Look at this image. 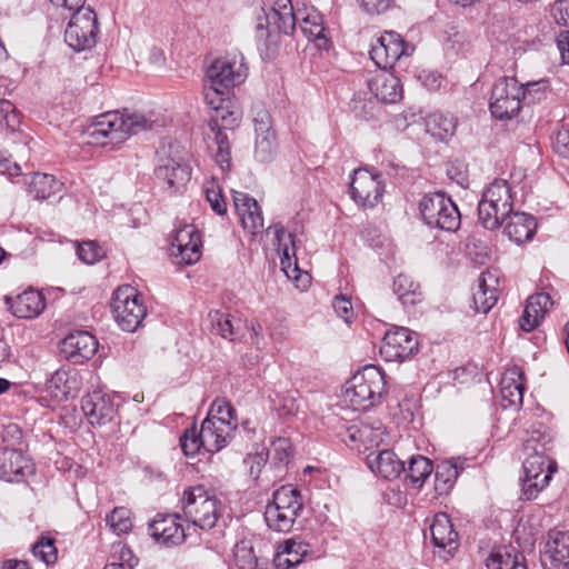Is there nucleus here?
<instances>
[{
    "label": "nucleus",
    "mask_w": 569,
    "mask_h": 569,
    "mask_svg": "<svg viewBox=\"0 0 569 569\" xmlns=\"http://www.w3.org/2000/svg\"><path fill=\"white\" fill-rule=\"evenodd\" d=\"M151 121L143 114L109 111L97 118L96 122L89 127L88 134L93 143L118 144L131 134L151 129Z\"/></svg>",
    "instance_id": "f257e3e1"
},
{
    "label": "nucleus",
    "mask_w": 569,
    "mask_h": 569,
    "mask_svg": "<svg viewBox=\"0 0 569 569\" xmlns=\"http://www.w3.org/2000/svg\"><path fill=\"white\" fill-rule=\"evenodd\" d=\"M539 90L540 82L522 84L513 77L498 79L492 87L489 102L492 117L498 120L512 119L519 113L521 102H532L536 99L533 92Z\"/></svg>",
    "instance_id": "f03ea898"
},
{
    "label": "nucleus",
    "mask_w": 569,
    "mask_h": 569,
    "mask_svg": "<svg viewBox=\"0 0 569 569\" xmlns=\"http://www.w3.org/2000/svg\"><path fill=\"white\" fill-rule=\"evenodd\" d=\"M386 386L385 372L373 365L366 366L347 381L343 400L355 410H369L380 402Z\"/></svg>",
    "instance_id": "7ed1b4c3"
},
{
    "label": "nucleus",
    "mask_w": 569,
    "mask_h": 569,
    "mask_svg": "<svg viewBox=\"0 0 569 569\" xmlns=\"http://www.w3.org/2000/svg\"><path fill=\"white\" fill-rule=\"evenodd\" d=\"M234 427L212 417H207L198 430L194 426L186 429L180 437V447L187 457L196 456L201 449L218 452L230 441Z\"/></svg>",
    "instance_id": "20e7f679"
},
{
    "label": "nucleus",
    "mask_w": 569,
    "mask_h": 569,
    "mask_svg": "<svg viewBox=\"0 0 569 569\" xmlns=\"http://www.w3.org/2000/svg\"><path fill=\"white\" fill-rule=\"evenodd\" d=\"M182 518L203 530L216 526L221 517L223 506L203 486L198 485L184 489L181 498Z\"/></svg>",
    "instance_id": "39448f33"
},
{
    "label": "nucleus",
    "mask_w": 569,
    "mask_h": 569,
    "mask_svg": "<svg viewBox=\"0 0 569 569\" xmlns=\"http://www.w3.org/2000/svg\"><path fill=\"white\" fill-rule=\"evenodd\" d=\"M513 213L511 188L506 180L496 179L482 193L478 218L488 230H495Z\"/></svg>",
    "instance_id": "423d86ee"
},
{
    "label": "nucleus",
    "mask_w": 569,
    "mask_h": 569,
    "mask_svg": "<svg viewBox=\"0 0 569 569\" xmlns=\"http://www.w3.org/2000/svg\"><path fill=\"white\" fill-rule=\"evenodd\" d=\"M422 220L430 228L455 232L461 223L457 204L445 192L425 194L419 202Z\"/></svg>",
    "instance_id": "0eeeda50"
},
{
    "label": "nucleus",
    "mask_w": 569,
    "mask_h": 569,
    "mask_svg": "<svg viewBox=\"0 0 569 569\" xmlns=\"http://www.w3.org/2000/svg\"><path fill=\"white\" fill-rule=\"evenodd\" d=\"M111 309L119 327L134 332L147 316L142 297L131 286L119 287L112 297Z\"/></svg>",
    "instance_id": "6e6552de"
},
{
    "label": "nucleus",
    "mask_w": 569,
    "mask_h": 569,
    "mask_svg": "<svg viewBox=\"0 0 569 569\" xmlns=\"http://www.w3.org/2000/svg\"><path fill=\"white\" fill-rule=\"evenodd\" d=\"M98 20L90 7L73 11L64 30V41L76 52L90 50L97 43Z\"/></svg>",
    "instance_id": "1a4fd4ad"
},
{
    "label": "nucleus",
    "mask_w": 569,
    "mask_h": 569,
    "mask_svg": "<svg viewBox=\"0 0 569 569\" xmlns=\"http://www.w3.org/2000/svg\"><path fill=\"white\" fill-rule=\"evenodd\" d=\"M523 461L525 477L522 479V493L530 500L550 482L553 473L557 471V461L551 456L539 455L537 452H525Z\"/></svg>",
    "instance_id": "9d476101"
},
{
    "label": "nucleus",
    "mask_w": 569,
    "mask_h": 569,
    "mask_svg": "<svg viewBox=\"0 0 569 569\" xmlns=\"http://www.w3.org/2000/svg\"><path fill=\"white\" fill-rule=\"evenodd\" d=\"M206 74L212 86L231 90L246 80L248 67L242 53L228 52L216 58L208 67Z\"/></svg>",
    "instance_id": "9b49d317"
},
{
    "label": "nucleus",
    "mask_w": 569,
    "mask_h": 569,
    "mask_svg": "<svg viewBox=\"0 0 569 569\" xmlns=\"http://www.w3.org/2000/svg\"><path fill=\"white\" fill-rule=\"evenodd\" d=\"M413 47L408 44L399 33L387 31L376 39L371 44L370 58L380 68H392L395 63L403 56H410Z\"/></svg>",
    "instance_id": "f8f14e48"
},
{
    "label": "nucleus",
    "mask_w": 569,
    "mask_h": 569,
    "mask_svg": "<svg viewBox=\"0 0 569 569\" xmlns=\"http://www.w3.org/2000/svg\"><path fill=\"white\" fill-rule=\"evenodd\" d=\"M387 436L386 428L377 421L372 425L360 422L347 427L342 440L351 449L359 452L379 450Z\"/></svg>",
    "instance_id": "ddd939ff"
},
{
    "label": "nucleus",
    "mask_w": 569,
    "mask_h": 569,
    "mask_svg": "<svg viewBox=\"0 0 569 569\" xmlns=\"http://www.w3.org/2000/svg\"><path fill=\"white\" fill-rule=\"evenodd\" d=\"M418 350V340L413 332L405 327H395L387 331L380 346V355L386 361H403Z\"/></svg>",
    "instance_id": "4468645a"
},
{
    "label": "nucleus",
    "mask_w": 569,
    "mask_h": 569,
    "mask_svg": "<svg viewBox=\"0 0 569 569\" xmlns=\"http://www.w3.org/2000/svg\"><path fill=\"white\" fill-rule=\"evenodd\" d=\"M380 178L366 169L355 170L350 181L351 198L362 207L376 206L383 193Z\"/></svg>",
    "instance_id": "2eb2a0df"
},
{
    "label": "nucleus",
    "mask_w": 569,
    "mask_h": 569,
    "mask_svg": "<svg viewBox=\"0 0 569 569\" xmlns=\"http://www.w3.org/2000/svg\"><path fill=\"white\" fill-rule=\"evenodd\" d=\"M202 241L192 224H184L176 231L171 242V256L179 264H193L201 257Z\"/></svg>",
    "instance_id": "dca6fc26"
},
{
    "label": "nucleus",
    "mask_w": 569,
    "mask_h": 569,
    "mask_svg": "<svg viewBox=\"0 0 569 569\" xmlns=\"http://www.w3.org/2000/svg\"><path fill=\"white\" fill-rule=\"evenodd\" d=\"M81 409L92 426H104L116 418L118 405L113 396L94 390L82 398Z\"/></svg>",
    "instance_id": "f3484780"
},
{
    "label": "nucleus",
    "mask_w": 569,
    "mask_h": 569,
    "mask_svg": "<svg viewBox=\"0 0 569 569\" xmlns=\"http://www.w3.org/2000/svg\"><path fill=\"white\" fill-rule=\"evenodd\" d=\"M98 350V341L88 331L69 333L60 342L61 355L73 363H82L94 356Z\"/></svg>",
    "instance_id": "a211bd4d"
},
{
    "label": "nucleus",
    "mask_w": 569,
    "mask_h": 569,
    "mask_svg": "<svg viewBox=\"0 0 569 569\" xmlns=\"http://www.w3.org/2000/svg\"><path fill=\"white\" fill-rule=\"evenodd\" d=\"M154 176L166 191L174 194L186 187L190 180L191 171L187 164L172 158H166L154 169Z\"/></svg>",
    "instance_id": "6ab92c4d"
},
{
    "label": "nucleus",
    "mask_w": 569,
    "mask_h": 569,
    "mask_svg": "<svg viewBox=\"0 0 569 569\" xmlns=\"http://www.w3.org/2000/svg\"><path fill=\"white\" fill-rule=\"evenodd\" d=\"M430 536L432 545L449 556H452L459 547V535L445 512L435 515L430 525Z\"/></svg>",
    "instance_id": "aec40b11"
},
{
    "label": "nucleus",
    "mask_w": 569,
    "mask_h": 569,
    "mask_svg": "<svg viewBox=\"0 0 569 569\" xmlns=\"http://www.w3.org/2000/svg\"><path fill=\"white\" fill-rule=\"evenodd\" d=\"M180 515L163 516L158 515L157 518L149 525L151 537L159 543L171 547L177 546L184 541V529L177 522Z\"/></svg>",
    "instance_id": "412c9836"
},
{
    "label": "nucleus",
    "mask_w": 569,
    "mask_h": 569,
    "mask_svg": "<svg viewBox=\"0 0 569 569\" xmlns=\"http://www.w3.org/2000/svg\"><path fill=\"white\" fill-rule=\"evenodd\" d=\"M368 468L383 479L393 480L405 470V462L390 449L370 451L366 457Z\"/></svg>",
    "instance_id": "4be33fe9"
},
{
    "label": "nucleus",
    "mask_w": 569,
    "mask_h": 569,
    "mask_svg": "<svg viewBox=\"0 0 569 569\" xmlns=\"http://www.w3.org/2000/svg\"><path fill=\"white\" fill-rule=\"evenodd\" d=\"M29 459L21 450L4 449L0 452V479L8 482H20L30 471Z\"/></svg>",
    "instance_id": "5701e85b"
},
{
    "label": "nucleus",
    "mask_w": 569,
    "mask_h": 569,
    "mask_svg": "<svg viewBox=\"0 0 569 569\" xmlns=\"http://www.w3.org/2000/svg\"><path fill=\"white\" fill-rule=\"evenodd\" d=\"M269 229L274 231V246L277 251L281 254V269L289 279L297 280L296 273L299 271L293 236L286 233L283 226L280 223L273 224Z\"/></svg>",
    "instance_id": "b1692460"
},
{
    "label": "nucleus",
    "mask_w": 569,
    "mask_h": 569,
    "mask_svg": "<svg viewBox=\"0 0 569 569\" xmlns=\"http://www.w3.org/2000/svg\"><path fill=\"white\" fill-rule=\"evenodd\" d=\"M552 306L551 297L546 292L531 295L527 299L523 313L519 319L520 328L523 331H532L545 318L549 308Z\"/></svg>",
    "instance_id": "393cba45"
},
{
    "label": "nucleus",
    "mask_w": 569,
    "mask_h": 569,
    "mask_svg": "<svg viewBox=\"0 0 569 569\" xmlns=\"http://www.w3.org/2000/svg\"><path fill=\"white\" fill-rule=\"evenodd\" d=\"M10 310L18 318L31 319L39 316L44 307L46 300L42 293L34 289H29L18 295L13 300L7 298Z\"/></svg>",
    "instance_id": "a878e982"
},
{
    "label": "nucleus",
    "mask_w": 569,
    "mask_h": 569,
    "mask_svg": "<svg viewBox=\"0 0 569 569\" xmlns=\"http://www.w3.org/2000/svg\"><path fill=\"white\" fill-rule=\"evenodd\" d=\"M498 278L492 272H482L478 278L477 289L472 293L476 312L488 313L498 301V289L495 287Z\"/></svg>",
    "instance_id": "bb28decb"
},
{
    "label": "nucleus",
    "mask_w": 569,
    "mask_h": 569,
    "mask_svg": "<svg viewBox=\"0 0 569 569\" xmlns=\"http://www.w3.org/2000/svg\"><path fill=\"white\" fill-rule=\"evenodd\" d=\"M370 91L385 103H396L402 98L400 79L395 74L382 71L369 80Z\"/></svg>",
    "instance_id": "cd10ccee"
},
{
    "label": "nucleus",
    "mask_w": 569,
    "mask_h": 569,
    "mask_svg": "<svg viewBox=\"0 0 569 569\" xmlns=\"http://www.w3.org/2000/svg\"><path fill=\"white\" fill-rule=\"evenodd\" d=\"M503 232L517 244L532 239L537 230L536 218L526 212H513L507 220Z\"/></svg>",
    "instance_id": "c85d7f7f"
},
{
    "label": "nucleus",
    "mask_w": 569,
    "mask_h": 569,
    "mask_svg": "<svg viewBox=\"0 0 569 569\" xmlns=\"http://www.w3.org/2000/svg\"><path fill=\"white\" fill-rule=\"evenodd\" d=\"M523 373L518 367L508 369L500 381V393L505 407H520L525 392Z\"/></svg>",
    "instance_id": "c756f323"
},
{
    "label": "nucleus",
    "mask_w": 569,
    "mask_h": 569,
    "mask_svg": "<svg viewBox=\"0 0 569 569\" xmlns=\"http://www.w3.org/2000/svg\"><path fill=\"white\" fill-rule=\"evenodd\" d=\"M555 449V436L552 430L542 422H535L527 431L523 440L525 452H537L550 456Z\"/></svg>",
    "instance_id": "7c9ffc66"
},
{
    "label": "nucleus",
    "mask_w": 569,
    "mask_h": 569,
    "mask_svg": "<svg viewBox=\"0 0 569 569\" xmlns=\"http://www.w3.org/2000/svg\"><path fill=\"white\" fill-rule=\"evenodd\" d=\"M486 566L488 569H527L525 556L512 546L495 548Z\"/></svg>",
    "instance_id": "2f4dec72"
},
{
    "label": "nucleus",
    "mask_w": 569,
    "mask_h": 569,
    "mask_svg": "<svg viewBox=\"0 0 569 569\" xmlns=\"http://www.w3.org/2000/svg\"><path fill=\"white\" fill-rule=\"evenodd\" d=\"M433 471V466L430 459L425 456H412L408 461V467L402 471L405 473L406 485L421 489L426 480Z\"/></svg>",
    "instance_id": "473e14b6"
},
{
    "label": "nucleus",
    "mask_w": 569,
    "mask_h": 569,
    "mask_svg": "<svg viewBox=\"0 0 569 569\" xmlns=\"http://www.w3.org/2000/svg\"><path fill=\"white\" fill-rule=\"evenodd\" d=\"M546 552L556 566L569 569V531L550 530Z\"/></svg>",
    "instance_id": "72a5a7b5"
},
{
    "label": "nucleus",
    "mask_w": 569,
    "mask_h": 569,
    "mask_svg": "<svg viewBox=\"0 0 569 569\" xmlns=\"http://www.w3.org/2000/svg\"><path fill=\"white\" fill-rule=\"evenodd\" d=\"M306 552V545L295 540H287L279 546L273 557V565L278 569L293 568L301 563Z\"/></svg>",
    "instance_id": "f704fd0d"
},
{
    "label": "nucleus",
    "mask_w": 569,
    "mask_h": 569,
    "mask_svg": "<svg viewBox=\"0 0 569 569\" xmlns=\"http://www.w3.org/2000/svg\"><path fill=\"white\" fill-rule=\"evenodd\" d=\"M392 289L403 307H412L422 301L420 284L407 274H398Z\"/></svg>",
    "instance_id": "c9c22d12"
},
{
    "label": "nucleus",
    "mask_w": 569,
    "mask_h": 569,
    "mask_svg": "<svg viewBox=\"0 0 569 569\" xmlns=\"http://www.w3.org/2000/svg\"><path fill=\"white\" fill-rule=\"evenodd\" d=\"M269 505L298 517L303 508L302 497L297 488L282 486L273 492Z\"/></svg>",
    "instance_id": "e433bc0d"
},
{
    "label": "nucleus",
    "mask_w": 569,
    "mask_h": 569,
    "mask_svg": "<svg viewBox=\"0 0 569 569\" xmlns=\"http://www.w3.org/2000/svg\"><path fill=\"white\" fill-rule=\"evenodd\" d=\"M462 470V462L459 459L451 461H442L437 465L435 471V490L438 495L449 492Z\"/></svg>",
    "instance_id": "4c0bfd02"
},
{
    "label": "nucleus",
    "mask_w": 569,
    "mask_h": 569,
    "mask_svg": "<svg viewBox=\"0 0 569 569\" xmlns=\"http://www.w3.org/2000/svg\"><path fill=\"white\" fill-rule=\"evenodd\" d=\"M210 131L213 133V141L216 144L214 161L222 171L231 169V149L230 140L227 131L218 130V121H209Z\"/></svg>",
    "instance_id": "58836bf2"
},
{
    "label": "nucleus",
    "mask_w": 569,
    "mask_h": 569,
    "mask_svg": "<svg viewBox=\"0 0 569 569\" xmlns=\"http://www.w3.org/2000/svg\"><path fill=\"white\" fill-rule=\"evenodd\" d=\"M286 1L288 3L281 4L279 8L270 7V17H272L274 32L291 34L301 13L293 11L290 0Z\"/></svg>",
    "instance_id": "ea45409f"
},
{
    "label": "nucleus",
    "mask_w": 569,
    "mask_h": 569,
    "mask_svg": "<svg viewBox=\"0 0 569 569\" xmlns=\"http://www.w3.org/2000/svg\"><path fill=\"white\" fill-rule=\"evenodd\" d=\"M426 132L439 141H447L456 131V121L452 117L441 112H433L426 118Z\"/></svg>",
    "instance_id": "a19ab883"
},
{
    "label": "nucleus",
    "mask_w": 569,
    "mask_h": 569,
    "mask_svg": "<svg viewBox=\"0 0 569 569\" xmlns=\"http://www.w3.org/2000/svg\"><path fill=\"white\" fill-rule=\"evenodd\" d=\"M62 183L52 174L34 173L29 183V194L38 200H46L61 190Z\"/></svg>",
    "instance_id": "79ce46f5"
},
{
    "label": "nucleus",
    "mask_w": 569,
    "mask_h": 569,
    "mask_svg": "<svg viewBox=\"0 0 569 569\" xmlns=\"http://www.w3.org/2000/svg\"><path fill=\"white\" fill-rule=\"evenodd\" d=\"M299 24L302 33L309 39L319 41L318 46H326L329 40L325 36L322 18L317 12L307 13L300 17Z\"/></svg>",
    "instance_id": "37998d69"
},
{
    "label": "nucleus",
    "mask_w": 569,
    "mask_h": 569,
    "mask_svg": "<svg viewBox=\"0 0 569 569\" xmlns=\"http://www.w3.org/2000/svg\"><path fill=\"white\" fill-rule=\"evenodd\" d=\"M264 520L267 526L274 531L278 532H288L292 528L296 516L293 513H288L282 511L271 505H267L264 510Z\"/></svg>",
    "instance_id": "c03bdc74"
},
{
    "label": "nucleus",
    "mask_w": 569,
    "mask_h": 569,
    "mask_svg": "<svg viewBox=\"0 0 569 569\" xmlns=\"http://www.w3.org/2000/svg\"><path fill=\"white\" fill-rule=\"evenodd\" d=\"M256 131L254 157L260 162H269L276 151L274 132L270 129H266L261 133H259V129H256Z\"/></svg>",
    "instance_id": "a18cd8bd"
},
{
    "label": "nucleus",
    "mask_w": 569,
    "mask_h": 569,
    "mask_svg": "<svg viewBox=\"0 0 569 569\" xmlns=\"http://www.w3.org/2000/svg\"><path fill=\"white\" fill-rule=\"evenodd\" d=\"M33 556L43 561L47 566L53 565L58 558V550L54 538L42 535L32 546Z\"/></svg>",
    "instance_id": "49530a36"
},
{
    "label": "nucleus",
    "mask_w": 569,
    "mask_h": 569,
    "mask_svg": "<svg viewBox=\"0 0 569 569\" xmlns=\"http://www.w3.org/2000/svg\"><path fill=\"white\" fill-rule=\"evenodd\" d=\"M213 330L224 339L233 340L238 328L234 327L231 316L220 310L209 313Z\"/></svg>",
    "instance_id": "de8ad7c7"
},
{
    "label": "nucleus",
    "mask_w": 569,
    "mask_h": 569,
    "mask_svg": "<svg viewBox=\"0 0 569 569\" xmlns=\"http://www.w3.org/2000/svg\"><path fill=\"white\" fill-rule=\"evenodd\" d=\"M212 416L217 420H221L224 423H230L234 428L237 427L236 409L226 398H217L212 402L207 417Z\"/></svg>",
    "instance_id": "09e8293b"
},
{
    "label": "nucleus",
    "mask_w": 569,
    "mask_h": 569,
    "mask_svg": "<svg viewBox=\"0 0 569 569\" xmlns=\"http://www.w3.org/2000/svg\"><path fill=\"white\" fill-rule=\"evenodd\" d=\"M106 521L117 535L127 533L132 527L130 510L124 507L114 508Z\"/></svg>",
    "instance_id": "8fccbe9b"
},
{
    "label": "nucleus",
    "mask_w": 569,
    "mask_h": 569,
    "mask_svg": "<svg viewBox=\"0 0 569 569\" xmlns=\"http://www.w3.org/2000/svg\"><path fill=\"white\" fill-rule=\"evenodd\" d=\"M229 93L230 89L217 88L210 83L209 88L206 90L204 98L208 106H210V108L217 113L229 104Z\"/></svg>",
    "instance_id": "3c124183"
},
{
    "label": "nucleus",
    "mask_w": 569,
    "mask_h": 569,
    "mask_svg": "<svg viewBox=\"0 0 569 569\" xmlns=\"http://www.w3.org/2000/svg\"><path fill=\"white\" fill-rule=\"evenodd\" d=\"M256 38L258 41H267L274 32L272 27V17H270V8H260V12L256 18Z\"/></svg>",
    "instance_id": "603ef678"
},
{
    "label": "nucleus",
    "mask_w": 569,
    "mask_h": 569,
    "mask_svg": "<svg viewBox=\"0 0 569 569\" xmlns=\"http://www.w3.org/2000/svg\"><path fill=\"white\" fill-rule=\"evenodd\" d=\"M210 120L218 121V130H232L240 120V113L236 110H231L227 104L220 111H218L214 116L211 117Z\"/></svg>",
    "instance_id": "864d4df0"
},
{
    "label": "nucleus",
    "mask_w": 569,
    "mask_h": 569,
    "mask_svg": "<svg viewBox=\"0 0 569 569\" xmlns=\"http://www.w3.org/2000/svg\"><path fill=\"white\" fill-rule=\"evenodd\" d=\"M77 254L81 261L92 264L103 257V251L94 241H84L78 246Z\"/></svg>",
    "instance_id": "5fc2aeb1"
},
{
    "label": "nucleus",
    "mask_w": 569,
    "mask_h": 569,
    "mask_svg": "<svg viewBox=\"0 0 569 569\" xmlns=\"http://www.w3.org/2000/svg\"><path fill=\"white\" fill-rule=\"evenodd\" d=\"M233 203L241 221L242 218H246V216H248L251 210L253 211L254 207L258 204L257 200L248 193L239 191L233 192Z\"/></svg>",
    "instance_id": "6e6d98bb"
},
{
    "label": "nucleus",
    "mask_w": 569,
    "mask_h": 569,
    "mask_svg": "<svg viewBox=\"0 0 569 569\" xmlns=\"http://www.w3.org/2000/svg\"><path fill=\"white\" fill-rule=\"evenodd\" d=\"M273 460L279 465L288 463L292 456V446L287 438H278L272 442Z\"/></svg>",
    "instance_id": "4d7b16f0"
},
{
    "label": "nucleus",
    "mask_w": 569,
    "mask_h": 569,
    "mask_svg": "<svg viewBox=\"0 0 569 569\" xmlns=\"http://www.w3.org/2000/svg\"><path fill=\"white\" fill-rule=\"evenodd\" d=\"M553 150L563 158H569V127L562 123L552 140Z\"/></svg>",
    "instance_id": "13d9d810"
},
{
    "label": "nucleus",
    "mask_w": 569,
    "mask_h": 569,
    "mask_svg": "<svg viewBox=\"0 0 569 569\" xmlns=\"http://www.w3.org/2000/svg\"><path fill=\"white\" fill-rule=\"evenodd\" d=\"M242 227L248 230L251 234H257L263 229V217L261 212V208L257 204L251 212L242 218Z\"/></svg>",
    "instance_id": "bf43d9fd"
},
{
    "label": "nucleus",
    "mask_w": 569,
    "mask_h": 569,
    "mask_svg": "<svg viewBox=\"0 0 569 569\" xmlns=\"http://www.w3.org/2000/svg\"><path fill=\"white\" fill-rule=\"evenodd\" d=\"M332 307L336 313L346 322H351L355 317L352 303L349 298L345 296H337L333 300Z\"/></svg>",
    "instance_id": "052dcab7"
},
{
    "label": "nucleus",
    "mask_w": 569,
    "mask_h": 569,
    "mask_svg": "<svg viewBox=\"0 0 569 569\" xmlns=\"http://www.w3.org/2000/svg\"><path fill=\"white\" fill-rule=\"evenodd\" d=\"M551 16L559 26L569 28V0H557L551 7Z\"/></svg>",
    "instance_id": "680f3d73"
},
{
    "label": "nucleus",
    "mask_w": 569,
    "mask_h": 569,
    "mask_svg": "<svg viewBox=\"0 0 569 569\" xmlns=\"http://www.w3.org/2000/svg\"><path fill=\"white\" fill-rule=\"evenodd\" d=\"M67 381V372L66 371H56L51 379L48 381V389L53 393L54 397H67L69 395V389L63 386L61 388V383Z\"/></svg>",
    "instance_id": "e2e57ef3"
},
{
    "label": "nucleus",
    "mask_w": 569,
    "mask_h": 569,
    "mask_svg": "<svg viewBox=\"0 0 569 569\" xmlns=\"http://www.w3.org/2000/svg\"><path fill=\"white\" fill-rule=\"evenodd\" d=\"M207 200L209 201L212 210L222 216L227 212V203L224 198L222 197L221 190L219 188H207L206 189Z\"/></svg>",
    "instance_id": "0e129e2a"
},
{
    "label": "nucleus",
    "mask_w": 569,
    "mask_h": 569,
    "mask_svg": "<svg viewBox=\"0 0 569 569\" xmlns=\"http://www.w3.org/2000/svg\"><path fill=\"white\" fill-rule=\"evenodd\" d=\"M393 0H360L361 7L370 14H380L386 12Z\"/></svg>",
    "instance_id": "69168bd1"
},
{
    "label": "nucleus",
    "mask_w": 569,
    "mask_h": 569,
    "mask_svg": "<svg viewBox=\"0 0 569 569\" xmlns=\"http://www.w3.org/2000/svg\"><path fill=\"white\" fill-rule=\"evenodd\" d=\"M0 114L3 116L6 123L12 128L19 122L16 107L9 100L0 99Z\"/></svg>",
    "instance_id": "338daca9"
},
{
    "label": "nucleus",
    "mask_w": 569,
    "mask_h": 569,
    "mask_svg": "<svg viewBox=\"0 0 569 569\" xmlns=\"http://www.w3.org/2000/svg\"><path fill=\"white\" fill-rule=\"evenodd\" d=\"M420 79L422 80L423 86L429 90H436L440 88L442 81L441 74L436 71H423L420 76Z\"/></svg>",
    "instance_id": "774afa93"
}]
</instances>
